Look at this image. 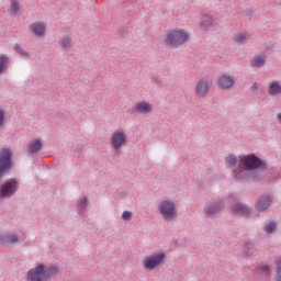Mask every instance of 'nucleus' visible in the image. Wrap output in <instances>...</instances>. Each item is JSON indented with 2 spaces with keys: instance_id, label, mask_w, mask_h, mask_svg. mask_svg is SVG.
<instances>
[{
  "instance_id": "32",
  "label": "nucleus",
  "mask_w": 281,
  "mask_h": 281,
  "mask_svg": "<svg viewBox=\"0 0 281 281\" xmlns=\"http://www.w3.org/2000/svg\"><path fill=\"white\" fill-rule=\"evenodd\" d=\"M122 218H123L124 221H131V220L133 218V212H131V211H124V212L122 213Z\"/></svg>"
},
{
  "instance_id": "6",
  "label": "nucleus",
  "mask_w": 281,
  "mask_h": 281,
  "mask_svg": "<svg viewBox=\"0 0 281 281\" xmlns=\"http://www.w3.org/2000/svg\"><path fill=\"white\" fill-rule=\"evenodd\" d=\"M19 180L10 178L0 186V199H12L19 192Z\"/></svg>"
},
{
  "instance_id": "37",
  "label": "nucleus",
  "mask_w": 281,
  "mask_h": 281,
  "mask_svg": "<svg viewBox=\"0 0 281 281\" xmlns=\"http://www.w3.org/2000/svg\"><path fill=\"white\" fill-rule=\"evenodd\" d=\"M76 150L77 153H82V146H77Z\"/></svg>"
},
{
  "instance_id": "36",
  "label": "nucleus",
  "mask_w": 281,
  "mask_h": 281,
  "mask_svg": "<svg viewBox=\"0 0 281 281\" xmlns=\"http://www.w3.org/2000/svg\"><path fill=\"white\" fill-rule=\"evenodd\" d=\"M277 121L279 122V124L281 125V113L277 114Z\"/></svg>"
},
{
  "instance_id": "25",
  "label": "nucleus",
  "mask_w": 281,
  "mask_h": 281,
  "mask_svg": "<svg viewBox=\"0 0 281 281\" xmlns=\"http://www.w3.org/2000/svg\"><path fill=\"white\" fill-rule=\"evenodd\" d=\"M278 229V223L276 221H271L263 226V232L266 236H271V234H276Z\"/></svg>"
},
{
  "instance_id": "16",
  "label": "nucleus",
  "mask_w": 281,
  "mask_h": 281,
  "mask_svg": "<svg viewBox=\"0 0 281 281\" xmlns=\"http://www.w3.org/2000/svg\"><path fill=\"white\" fill-rule=\"evenodd\" d=\"M41 150H43V142L38 138L31 140L25 149L29 157H32V155H38Z\"/></svg>"
},
{
  "instance_id": "8",
  "label": "nucleus",
  "mask_w": 281,
  "mask_h": 281,
  "mask_svg": "<svg viewBox=\"0 0 281 281\" xmlns=\"http://www.w3.org/2000/svg\"><path fill=\"white\" fill-rule=\"evenodd\" d=\"M166 262V254L158 252L154 254L143 260L144 269L147 271H153L157 269V267H161Z\"/></svg>"
},
{
  "instance_id": "14",
  "label": "nucleus",
  "mask_w": 281,
  "mask_h": 281,
  "mask_svg": "<svg viewBox=\"0 0 281 281\" xmlns=\"http://www.w3.org/2000/svg\"><path fill=\"white\" fill-rule=\"evenodd\" d=\"M224 205H223V201L218 200V201H213V202H209L205 207H204V212L206 216H214V214H220L221 210H223Z\"/></svg>"
},
{
  "instance_id": "35",
  "label": "nucleus",
  "mask_w": 281,
  "mask_h": 281,
  "mask_svg": "<svg viewBox=\"0 0 281 281\" xmlns=\"http://www.w3.org/2000/svg\"><path fill=\"white\" fill-rule=\"evenodd\" d=\"M250 91H251V93H256V91H258V83H254V85L250 87Z\"/></svg>"
},
{
  "instance_id": "3",
  "label": "nucleus",
  "mask_w": 281,
  "mask_h": 281,
  "mask_svg": "<svg viewBox=\"0 0 281 281\" xmlns=\"http://www.w3.org/2000/svg\"><path fill=\"white\" fill-rule=\"evenodd\" d=\"M190 41V34L184 30H171L167 31V36L165 38V44L167 47H181V45L188 43Z\"/></svg>"
},
{
  "instance_id": "33",
  "label": "nucleus",
  "mask_w": 281,
  "mask_h": 281,
  "mask_svg": "<svg viewBox=\"0 0 281 281\" xmlns=\"http://www.w3.org/2000/svg\"><path fill=\"white\" fill-rule=\"evenodd\" d=\"M150 79L154 85H157V87H161L162 82H161V79L159 78V76H151Z\"/></svg>"
},
{
  "instance_id": "29",
  "label": "nucleus",
  "mask_w": 281,
  "mask_h": 281,
  "mask_svg": "<svg viewBox=\"0 0 281 281\" xmlns=\"http://www.w3.org/2000/svg\"><path fill=\"white\" fill-rule=\"evenodd\" d=\"M13 50L19 54L22 58H30V53L25 52V49H23V47H21V45L15 44L13 46Z\"/></svg>"
},
{
  "instance_id": "22",
  "label": "nucleus",
  "mask_w": 281,
  "mask_h": 281,
  "mask_svg": "<svg viewBox=\"0 0 281 281\" xmlns=\"http://www.w3.org/2000/svg\"><path fill=\"white\" fill-rule=\"evenodd\" d=\"M269 95L276 97L281 95V85L280 81H271L268 86Z\"/></svg>"
},
{
  "instance_id": "20",
  "label": "nucleus",
  "mask_w": 281,
  "mask_h": 281,
  "mask_svg": "<svg viewBox=\"0 0 281 281\" xmlns=\"http://www.w3.org/2000/svg\"><path fill=\"white\" fill-rule=\"evenodd\" d=\"M10 69V56L7 54L0 55V76H3Z\"/></svg>"
},
{
  "instance_id": "26",
  "label": "nucleus",
  "mask_w": 281,
  "mask_h": 281,
  "mask_svg": "<svg viewBox=\"0 0 281 281\" xmlns=\"http://www.w3.org/2000/svg\"><path fill=\"white\" fill-rule=\"evenodd\" d=\"M11 9L9 10L10 16H16L19 12L21 11V4L19 3V0H9Z\"/></svg>"
},
{
  "instance_id": "2",
  "label": "nucleus",
  "mask_w": 281,
  "mask_h": 281,
  "mask_svg": "<svg viewBox=\"0 0 281 281\" xmlns=\"http://www.w3.org/2000/svg\"><path fill=\"white\" fill-rule=\"evenodd\" d=\"M59 269L56 265L45 266L40 263L35 268L27 271V281H49L53 276H58Z\"/></svg>"
},
{
  "instance_id": "5",
  "label": "nucleus",
  "mask_w": 281,
  "mask_h": 281,
  "mask_svg": "<svg viewBox=\"0 0 281 281\" xmlns=\"http://www.w3.org/2000/svg\"><path fill=\"white\" fill-rule=\"evenodd\" d=\"M158 212L165 221H172L177 216V204L172 200H162L158 203Z\"/></svg>"
},
{
  "instance_id": "18",
  "label": "nucleus",
  "mask_w": 281,
  "mask_h": 281,
  "mask_svg": "<svg viewBox=\"0 0 281 281\" xmlns=\"http://www.w3.org/2000/svg\"><path fill=\"white\" fill-rule=\"evenodd\" d=\"M30 30L35 36H45L46 26L43 22H34L30 25Z\"/></svg>"
},
{
  "instance_id": "10",
  "label": "nucleus",
  "mask_w": 281,
  "mask_h": 281,
  "mask_svg": "<svg viewBox=\"0 0 281 281\" xmlns=\"http://www.w3.org/2000/svg\"><path fill=\"white\" fill-rule=\"evenodd\" d=\"M231 210L233 214H237V216H243L244 218H249V216L254 214V209L240 202H236L235 204H233Z\"/></svg>"
},
{
  "instance_id": "34",
  "label": "nucleus",
  "mask_w": 281,
  "mask_h": 281,
  "mask_svg": "<svg viewBox=\"0 0 281 281\" xmlns=\"http://www.w3.org/2000/svg\"><path fill=\"white\" fill-rule=\"evenodd\" d=\"M5 124V112L0 109V126H4Z\"/></svg>"
},
{
  "instance_id": "30",
  "label": "nucleus",
  "mask_w": 281,
  "mask_h": 281,
  "mask_svg": "<svg viewBox=\"0 0 281 281\" xmlns=\"http://www.w3.org/2000/svg\"><path fill=\"white\" fill-rule=\"evenodd\" d=\"M257 271L259 273H265L266 276H271V268L269 266H258Z\"/></svg>"
},
{
  "instance_id": "15",
  "label": "nucleus",
  "mask_w": 281,
  "mask_h": 281,
  "mask_svg": "<svg viewBox=\"0 0 281 281\" xmlns=\"http://www.w3.org/2000/svg\"><path fill=\"white\" fill-rule=\"evenodd\" d=\"M234 85H236L234 77L227 74H223L217 77V87H220V89H232Z\"/></svg>"
},
{
  "instance_id": "28",
  "label": "nucleus",
  "mask_w": 281,
  "mask_h": 281,
  "mask_svg": "<svg viewBox=\"0 0 281 281\" xmlns=\"http://www.w3.org/2000/svg\"><path fill=\"white\" fill-rule=\"evenodd\" d=\"M225 164H226V166H229L231 168H236V166L238 164V158L234 154H229L225 158Z\"/></svg>"
},
{
  "instance_id": "19",
  "label": "nucleus",
  "mask_w": 281,
  "mask_h": 281,
  "mask_svg": "<svg viewBox=\"0 0 281 281\" xmlns=\"http://www.w3.org/2000/svg\"><path fill=\"white\" fill-rule=\"evenodd\" d=\"M265 63H267V55H256L250 60V67L260 69V67H265Z\"/></svg>"
},
{
  "instance_id": "11",
  "label": "nucleus",
  "mask_w": 281,
  "mask_h": 281,
  "mask_svg": "<svg viewBox=\"0 0 281 281\" xmlns=\"http://www.w3.org/2000/svg\"><path fill=\"white\" fill-rule=\"evenodd\" d=\"M207 93H210V80L202 78L195 86V95L203 99L207 97Z\"/></svg>"
},
{
  "instance_id": "13",
  "label": "nucleus",
  "mask_w": 281,
  "mask_h": 281,
  "mask_svg": "<svg viewBox=\"0 0 281 281\" xmlns=\"http://www.w3.org/2000/svg\"><path fill=\"white\" fill-rule=\"evenodd\" d=\"M271 203H273V198L271 195H261L255 205L257 212H267L269 207H271Z\"/></svg>"
},
{
  "instance_id": "12",
  "label": "nucleus",
  "mask_w": 281,
  "mask_h": 281,
  "mask_svg": "<svg viewBox=\"0 0 281 281\" xmlns=\"http://www.w3.org/2000/svg\"><path fill=\"white\" fill-rule=\"evenodd\" d=\"M19 240V235L14 233L0 234V245H3V247H14Z\"/></svg>"
},
{
  "instance_id": "1",
  "label": "nucleus",
  "mask_w": 281,
  "mask_h": 281,
  "mask_svg": "<svg viewBox=\"0 0 281 281\" xmlns=\"http://www.w3.org/2000/svg\"><path fill=\"white\" fill-rule=\"evenodd\" d=\"M266 171L267 162L256 154L239 156L238 166L233 169V179L235 181H262Z\"/></svg>"
},
{
  "instance_id": "9",
  "label": "nucleus",
  "mask_w": 281,
  "mask_h": 281,
  "mask_svg": "<svg viewBox=\"0 0 281 281\" xmlns=\"http://www.w3.org/2000/svg\"><path fill=\"white\" fill-rule=\"evenodd\" d=\"M136 113H139L140 115H150L153 113V104L148 101H139L127 109L128 115H135Z\"/></svg>"
},
{
  "instance_id": "31",
  "label": "nucleus",
  "mask_w": 281,
  "mask_h": 281,
  "mask_svg": "<svg viewBox=\"0 0 281 281\" xmlns=\"http://www.w3.org/2000/svg\"><path fill=\"white\" fill-rule=\"evenodd\" d=\"M235 41L236 43H245V41H247V35L239 33L237 35H235Z\"/></svg>"
},
{
  "instance_id": "21",
  "label": "nucleus",
  "mask_w": 281,
  "mask_h": 281,
  "mask_svg": "<svg viewBox=\"0 0 281 281\" xmlns=\"http://www.w3.org/2000/svg\"><path fill=\"white\" fill-rule=\"evenodd\" d=\"M87 205H89V199L87 196L77 201V212L79 216H85L87 212Z\"/></svg>"
},
{
  "instance_id": "27",
  "label": "nucleus",
  "mask_w": 281,
  "mask_h": 281,
  "mask_svg": "<svg viewBox=\"0 0 281 281\" xmlns=\"http://www.w3.org/2000/svg\"><path fill=\"white\" fill-rule=\"evenodd\" d=\"M274 265H276V271H274L273 281H281V257L274 260Z\"/></svg>"
},
{
  "instance_id": "7",
  "label": "nucleus",
  "mask_w": 281,
  "mask_h": 281,
  "mask_svg": "<svg viewBox=\"0 0 281 281\" xmlns=\"http://www.w3.org/2000/svg\"><path fill=\"white\" fill-rule=\"evenodd\" d=\"M128 139L126 138V132L123 130H116L112 133L110 137V146L113 150H122L126 146Z\"/></svg>"
},
{
  "instance_id": "4",
  "label": "nucleus",
  "mask_w": 281,
  "mask_h": 281,
  "mask_svg": "<svg viewBox=\"0 0 281 281\" xmlns=\"http://www.w3.org/2000/svg\"><path fill=\"white\" fill-rule=\"evenodd\" d=\"M12 168V150L8 147H2L0 149V181L5 175H9Z\"/></svg>"
},
{
  "instance_id": "23",
  "label": "nucleus",
  "mask_w": 281,
  "mask_h": 281,
  "mask_svg": "<svg viewBox=\"0 0 281 281\" xmlns=\"http://www.w3.org/2000/svg\"><path fill=\"white\" fill-rule=\"evenodd\" d=\"M214 25V18L212 15H204L202 16V21L200 23L201 30L204 32L210 30Z\"/></svg>"
},
{
  "instance_id": "17",
  "label": "nucleus",
  "mask_w": 281,
  "mask_h": 281,
  "mask_svg": "<svg viewBox=\"0 0 281 281\" xmlns=\"http://www.w3.org/2000/svg\"><path fill=\"white\" fill-rule=\"evenodd\" d=\"M254 249H256V244H254V241H246L241 248L243 258H245L246 260H248V258H251V256L254 255Z\"/></svg>"
},
{
  "instance_id": "24",
  "label": "nucleus",
  "mask_w": 281,
  "mask_h": 281,
  "mask_svg": "<svg viewBox=\"0 0 281 281\" xmlns=\"http://www.w3.org/2000/svg\"><path fill=\"white\" fill-rule=\"evenodd\" d=\"M59 45L64 52L74 47V40L69 35H65L59 40Z\"/></svg>"
}]
</instances>
